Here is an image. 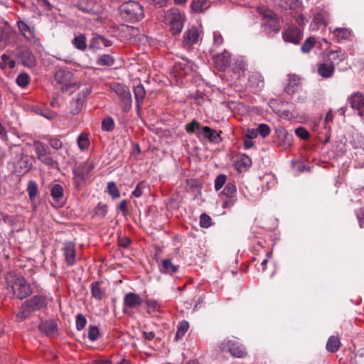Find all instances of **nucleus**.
<instances>
[{"instance_id":"1","label":"nucleus","mask_w":364,"mask_h":364,"mask_svg":"<svg viewBox=\"0 0 364 364\" xmlns=\"http://www.w3.org/2000/svg\"><path fill=\"white\" fill-rule=\"evenodd\" d=\"M186 132L189 134H195L200 140L205 139L213 143H219L221 141L220 133L208 126H203L196 119H193L185 126Z\"/></svg>"},{"instance_id":"2","label":"nucleus","mask_w":364,"mask_h":364,"mask_svg":"<svg viewBox=\"0 0 364 364\" xmlns=\"http://www.w3.org/2000/svg\"><path fill=\"white\" fill-rule=\"evenodd\" d=\"M48 305L47 297L37 294L23 301L19 307L16 317L21 321L29 318L32 313L46 309Z\"/></svg>"},{"instance_id":"3","label":"nucleus","mask_w":364,"mask_h":364,"mask_svg":"<svg viewBox=\"0 0 364 364\" xmlns=\"http://www.w3.org/2000/svg\"><path fill=\"white\" fill-rule=\"evenodd\" d=\"M122 18L129 23H135L144 17L143 7L136 1H129L123 3L119 7Z\"/></svg>"},{"instance_id":"4","label":"nucleus","mask_w":364,"mask_h":364,"mask_svg":"<svg viewBox=\"0 0 364 364\" xmlns=\"http://www.w3.org/2000/svg\"><path fill=\"white\" fill-rule=\"evenodd\" d=\"M14 295L18 299H23L32 294L30 284L23 277H14L9 282Z\"/></svg>"},{"instance_id":"5","label":"nucleus","mask_w":364,"mask_h":364,"mask_svg":"<svg viewBox=\"0 0 364 364\" xmlns=\"http://www.w3.org/2000/svg\"><path fill=\"white\" fill-rule=\"evenodd\" d=\"M112 90L116 93L119 99L120 107L122 110L128 113L132 105V95L127 86L121 83H114Z\"/></svg>"},{"instance_id":"6","label":"nucleus","mask_w":364,"mask_h":364,"mask_svg":"<svg viewBox=\"0 0 364 364\" xmlns=\"http://www.w3.org/2000/svg\"><path fill=\"white\" fill-rule=\"evenodd\" d=\"M143 304L141 297L134 292L125 294L123 301V312L127 315L132 314L133 309H137Z\"/></svg>"},{"instance_id":"7","label":"nucleus","mask_w":364,"mask_h":364,"mask_svg":"<svg viewBox=\"0 0 364 364\" xmlns=\"http://www.w3.org/2000/svg\"><path fill=\"white\" fill-rule=\"evenodd\" d=\"M16 26L21 34L26 41L34 43H39V38L37 37L34 26H30L23 20L17 21Z\"/></svg>"},{"instance_id":"8","label":"nucleus","mask_w":364,"mask_h":364,"mask_svg":"<svg viewBox=\"0 0 364 364\" xmlns=\"http://www.w3.org/2000/svg\"><path fill=\"white\" fill-rule=\"evenodd\" d=\"M222 351L228 350L232 356L236 358H243L247 355L245 348L235 341H228L219 346Z\"/></svg>"},{"instance_id":"9","label":"nucleus","mask_w":364,"mask_h":364,"mask_svg":"<svg viewBox=\"0 0 364 364\" xmlns=\"http://www.w3.org/2000/svg\"><path fill=\"white\" fill-rule=\"evenodd\" d=\"M184 25V17L178 11H173L169 16L170 31L173 35L179 34Z\"/></svg>"},{"instance_id":"10","label":"nucleus","mask_w":364,"mask_h":364,"mask_svg":"<svg viewBox=\"0 0 364 364\" xmlns=\"http://www.w3.org/2000/svg\"><path fill=\"white\" fill-rule=\"evenodd\" d=\"M262 26L267 33H277L280 29L279 21L273 11H267Z\"/></svg>"},{"instance_id":"11","label":"nucleus","mask_w":364,"mask_h":364,"mask_svg":"<svg viewBox=\"0 0 364 364\" xmlns=\"http://www.w3.org/2000/svg\"><path fill=\"white\" fill-rule=\"evenodd\" d=\"M221 194L226 196L228 200H225L223 204V208H228L232 207L235 202L237 200L236 194H237V188L234 183H228Z\"/></svg>"},{"instance_id":"12","label":"nucleus","mask_w":364,"mask_h":364,"mask_svg":"<svg viewBox=\"0 0 364 364\" xmlns=\"http://www.w3.org/2000/svg\"><path fill=\"white\" fill-rule=\"evenodd\" d=\"M301 30L296 27H289L282 33L284 41L294 44H298L301 39Z\"/></svg>"},{"instance_id":"13","label":"nucleus","mask_w":364,"mask_h":364,"mask_svg":"<svg viewBox=\"0 0 364 364\" xmlns=\"http://www.w3.org/2000/svg\"><path fill=\"white\" fill-rule=\"evenodd\" d=\"M230 54L224 50L214 56V63L219 71H224L230 65Z\"/></svg>"},{"instance_id":"14","label":"nucleus","mask_w":364,"mask_h":364,"mask_svg":"<svg viewBox=\"0 0 364 364\" xmlns=\"http://www.w3.org/2000/svg\"><path fill=\"white\" fill-rule=\"evenodd\" d=\"M347 101L353 109L360 111L364 107V95L361 92H353L348 97Z\"/></svg>"},{"instance_id":"15","label":"nucleus","mask_w":364,"mask_h":364,"mask_svg":"<svg viewBox=\"0 0 364 364\" xmlns=\"http://www.w3.org/2000/svg\"><path fill=\"white\" fill-rule=\"evenodd\" d=\"M277 139L279 140V145L284 150L289 149L293 141V135L289 134L284 128H280L277 130Z\"/></svg>"},{"instance_id":"16","label":"nucleus","mask_w":364,"mask_h":364,"mask_svg":"<svg viewBox=\"0 0 364 364\" xmlns=\"http://www.w3.org/2000/svg\"><path fill=\"white\" fill-rule=\"evenodd\" d=\"M39 329L48 336L54 337L58 335V328L55 320L41 321L39 324Z\"/></svg>"},{"instance_id":"17","label":"nucleus","mask_w":364,"mask_h":364,"mask_svg":"<svg viewBox=\"0 0 364 364\" xmlns=\"http://www.w3.org/2000/svg\"><path fill=\"white\" fill-rule=\"evenodd\" d=\"M248 83L250 87L254 89L255 92H258L264 85L263 76L259 73H253L248 77Z\"/></svg>"},{"instance_id":"18","label":"nucleus","mask_w":364,"mask_h":364,"mask_svg":"<svg viewBox=\"0 0 364 364\" xmlns=\"http://www.w3.org/2000/svg\"><path fill=\"white\" fill-rule=\"evenodd\" d=\"M64 255L67 264L70 266L75 263V245L73 242H67L63 247Z\"/></svg>"},{"instance_id":"19","label":"nucleus","mask_w":364,"mask_h":364,"mask_svg":"<svg viewBox=\"0 0 364 364\" xmlns=\"http://www.w3.org/2000/svg\"><path fill=\"white\" fill-rule=\"evenodd\" d=\"M288 77V83L284 88V91L289 95H292L298 90L301 78L295 74H289Z\"/></svg>"},{"instance_id":"20","label":"nucleus","mask_w":364,"mask_h":364,"mask_svg":"<svg viewBox=\"0 0 364 364\" xmlns=\"http://www.w3.org/2000/svg\"><path fill=\"white\" fill-rule=\"evenodd\" d=\"M200 34L196 27L188 28L183 34V43L188 46H192L198 41Z\"/></svg>"},{"instance_id":"21","label":"nucleus","mask_w":364,"mask_h":364,"mask_svg":"<svg viewBox=\"0 0 364 364\" xmlns=\"http://www.w3.org/2000/svg\"><path fill=\"white\" fill-rule=\"evenodd\" d=\"M18 57L23 65L28 68H33L36 65V60L34 55L30 50L27 49L22 50L20 52Z\"/></svg>"},{"instance_id":"22","label":"nucleus","mask_w":364,"mask_h":364,"mask_svg":"<svg viewBox=\"0 0 364 364\" xmlns=\"http://www.w3.org/2000/svg\"><path fill=\"white\" fill-rule=\"evenodd\" d=\"M179 267V265L173 264L171 259H164L161 262L160 271L163 274L173 276L178 272Z\"/></svg>"},{"instance_id":"23","label":"nucleus","mask_w":364,"mask_h":364,"mask_svg":"<svg viewBox=\"0 0 364 364\" xmlns=\"http://www.w3.org/2000/svg\"><path fill=\"white\" fill-rule=\"evenodd\" d=\"M317 72L323 78L331 77L335 72L334 65L330 64L328 62L320 63L318 65Z\"/></svg>"},{"instance_id":"24","label":"nucleus","mask_w":364,"mask_h":364,"mask_svg":"<svg viewBox=\"0 0 364 364\" xmlns=\"http://www.w3.org/2000/svg\"><path fill=\"white\" fill-rule=\"evenodd\" d=\"M346 58L345 53L341 50H331L327 55V62L330 64L338 65L340 63L344 61Z\"/></svg>"},{"instance_id":"25","label":"nucleus","mask_w":364,"mask_h":364,"mask_svg":"<svg viewBox=\"0 0 364 364\" xmlns=\"http://www.w3.org/2000/svg\"><path fill=\"white\" fill-rule=\"evenodd\" d=\"M252 166V159L246 154H243L235 163L236 170L239 173L247 171Z\"/></svg>"},{"instance_id":"26","label":"nucleus","mask_w":364,"mask_h":364,"mask_svg":"<svg viewBox=\"0 0 364 364\" xmlns=\"http://www.w3.org/2000/svg\"><path fill=\"white\" fill-rule=\"evenodd\" d=\"M134 94L138 111L141 109L146 96L144 87L141 84L134 87Z\"/></svg>"},{"instance_id":"27","label":"nucleus","mask_w":364,"mask_h":364,"mask_svg":"<svg viewBox=\"0 0 364 364\" xmlns=\"http://www.w3.org/2000/svg\"><path fill=\"white\" fill-rule=\"evenodd\" d=\"M94 163L92 161L87 160L82 163H80L75 168L76 169V171L80 172L82 176H84L87 180H88L90 173L94 169Z\"/></svg>"},{"instance_id":"28","label":"nucleus","mask_w":364,"mask_h":364,"mask_svg":"<svg viewBox=\"0 0 364 364\" xmlns=\"http://www.w3.org/2000/svg\"><path fill=\"white\" fill-rule=\"evenodd\" d=\"M31 111L49 120L53 119L56 116V113L55 112L46 107L33 106L31 107Z\"/></svg>"},{"instance_id":"29","label":"nucleus","mask_w":364,"mask_h":364,"mask_svg":"<svg viewBox=\"0 0 364 364\" xmlns=\"http://www.w3.org/2000/svg\"><path fill=\"white\" fill-rule=\"evenodd\" d=\"M351 31L346 28H336L333 32V38L338 41L347 40L350 38Z\"/></svg>"},{"instance_id":"30","label":"nucleus","mask_w":364,"mask_h":364,"mask_svg":"<svg viewBox=\"0 0 364 364\" xmlns=\"http://www.w3.org/2000/svg\"><path fill=\"white\" fill-rule=\"evenodd\" d=\"M108 212V207L102 202L99 203L92 211V218H104Z\"/></svg>"},{"instance_id":"31","label":"nucleus","mask_w":364,"mask_h":364,"mask_svg":"<svg viewBox=\"0 0 364 364\" xmlns=\"http://www.w3.org/2000/svg\"><path fill=\"white\" fill-rule=\"evenodd\" d=\"M341 347L340 338L335 336H331L328 338L326 348L330 353L337 352Z\"/></svg>"},{"instance_id":"32","label":"nucleus","mask_w":364,"mask_h":364,"mask_svg":"<svg viewBox=\"0 0 364 364\" xmlns=\"http://www.w3.org/2000/svg\"><path fill=\"white\" fill-rule=\"evenodd\" d=\"M72 43L77 49L81 51H85L87 47L86 36L82 33L75 36L72 41Z\"/></svg>"},{"instance_id":"33","label":"nucleus","mask_w":364,"mask_h":364,"mask_svg":"<svg viewBox=\"0 0 364 364\" xmlns=\"http://www.w3.org/2000/svg\"><path fill=\"white\" fill-rule=\"evenodd\" d=\"M64 190L61 185L55 184L50 190V195L55 202H60L63 198Z\"/></svg>"},{"instance_id":"34","label":"nucleus","mask_w":364,"mask_h":364,"mask_svg":"<svg viewBox=\"0 0 364 364\" xmlns=\"http://www.w3.org/2000/svg\"><path fill=\"white\" fill-rule=\"evenodd\" d=\"M210 7L207 0H193L191 4L192 9L196 12H203Z\"/></svg>"},{"instance_id":"35","label":"nucleus","mask_w":364,"mask_h":364,"mask_svg":"<svg viewBox=\"0 0 364 364\" xmlns=\"http://www.w3.org/2000/svg\"><path fill=\"white\" fill-rule=\"evenodd\" d=\"M73 183L75 188L79 189L81 186L86 184L87 180L80 172L76 171L75 168L73 169Z\"/></svg>"},{"instance_id":"36","label":"nucleus","mask_w":364,"mask_h":364,"mask_svg":"<svg viewBox=\"0 0 364 364\" xmlns=\"http://www.w3.org/2000/svg\"><path fill=\"white\" fill-rule=\"evenodd\" d=\"M72 73L67 69H59L55 74V79L60 83H65V79H71Z\"/></svg>"},{"instance_id":"37","label":"nucleus","mask_w":364,"mask_h":364,"mask_svg":"<svg viewBox=\"0 0 364 364\" xmlns=\"http://www.w3.org/2000/svg\"><path fill=\"white\" fill-rule=\"evenodd\" d=\"M189 328V323L187 321L183 320L179 322L178 325V329L175 336V339L178 341L181 339L185 333L187 332Z\"/></svg>"},{"instance_id":"38","label":"nucleus","mask_w":364,"mask_h":364,"mask_svg":"<svg viewBox=\"0 0 364 364\" xmlns=\"http://www.w3.org/2000/svg\"><path fill=\"white\" fill-rule=\"evenodd\" d=\"M83 106L81 97H76L70 102V112L75 115L80 113Z\"/></svg>"},{"instance_id":"39","label":"nucleus","mask_w":364,"mask_h":364,"mask_svg":"<svg viewBox=\"0 0 364 364\" xmlns=\"http://www.w3.org/2000/svg\"><path fill=\"white\" fill-rule=\"evenodd\" d=\"M91 294L97 300H101L102 297V291L100 288V282H94L91 284Z\"/></svg>"},{"instance_id":"40","label":"nucleus","mask_w":364,"mask_h":364,"mask_svg":"<svg viewBox=\"0 0 364 364\" xmlns=\"http://www.w3.org/2000/svg\"><path fill=\"white\" fill-rule=\"evenodd\" d=\"M26 191L31 200L35 199L38 193V185L34 181H29L28 183Z\"/></svg>"},{"instance_id":"41","label":"nucleus","mask_w":364,"mask_h":364,"mask_svg":"<svg viewBox=\"0 0 364 364\" xmlns=\"http://www.w3.org/2000/svg\"><path fill=\"white\" fill-rule=\"evenodd\" d=\"M115 127L114 122L112 117H106L102 122L101 128L105 132H112Z\"/></svg>"},{"instance_id":"42","label":"nucleus","mask_w":364,"mask_h":364,"mask_svg":"<svg viewBox=\"0 0 364 364\" xmlns=\"http://www.w3.org/2000/svg\"><path fill=\"white\" fill-rule=\"evenodd\" d=\"M97 63L100 65L112 66L114 63V59L110 55L105 54L99 57Z\"/></svg>"},{"instance_id":"43","label":"nucleus","mask_w":364,"mask_h":364,"mask_svg":"<svg viewBox=\"0 0 364 364\" xmlns=\"http://www.w3.org/2000/svg\"><path fill=\"white\" fill-rule=\"evenodd\" d=\"M101 35L95 34L90 39L88 48L90 50H95L101 48Z\"/></svg>"},{"instance_id":"44","label":"nucleus","mask_w":364,"mask_h":364,"mask_svg":"<svg viewBox=\"0 0 364 364\" xmlns=\"http://www.w3.org/2000/svg\"><path fill=\"white\" fill-rule=\"evenodd\" d=\"M34 146L37 157L39 160H41L43 157L47 155V150L43 143L41 141H36L34 144Z\"/></svg>"},{"instance_id":"45","label":"nucleus","mask_w":364,"mask_h":364,"mask_svg":"<svg viewBox=\"0 0 364 364\" xmlns=\"http://www.w3.org/2000/svg\"><path fill=\"white\" fill-rule=\"evenodd\" d=\"M107 192L113 198H118L120 196V193L114 181H109L107 183Z\"/></svg>"},{"instance_id":"46","label":"nucleus","mask_w":364,"mask_h":364,"mask_svg":"<svg viewBox=\"0 0 364 364\" xmlns=\"http://www.w3.org/2000/svg\"><path fill=\"white\" fill-rule=\"evenodd\" d=\"M30 77L27 73H21L17 76L16 82L21 87H26L29 82Z\"/></svg>"},{"instance_id":"47","label":"nucleus","mask_w":364,"mask_h":364,"mask_svg":"<svg viewBox=\"0 0 364 364\" xmlns=\"http://www.w3.org/2000/svg\"><path fill=\"white\" fill-rule=\"evenodd\" d=\"M316 40L314 37L308 38L301 45V50L304 53L309 52L314 46Z\"/></svg>"},{"instance_id":"48","label":"nucleus","mask_w":364,"mask_h":364,"mask_svg":"<svg viewBox=\"0 0 364 364\" xmlns=\"http://www.w3.org/2000/svg\"><path fill=\"white\" fill-rule=\"evenodd\" d=\"M77 144L81 150H85L88 148L90 142L87 135L81 134L77 137Z\"/></svg>"},{"instance_id":"49","label":"nucleus","mask_w":364,"mask_h":364,"mask_svg":"<svg viewBox=\"0 0 364 364\" xmlns=\"http://www.w3.org/2000/svg\"><path fill=\"white\" fill-rule=\"evenodd\" d=\"M100 335L99 329L96 326H90L87 337L90 341H95L98 339Z\"/></svg>"},{"instance_id":"50","label":"nucleus","mask_w":364,"mask_h":364,"mask_svg":"<svg viewBox=\"0 0 364 364\" xmlns=\"http://www.w3.org/2000/svg\"><path fill=\"white\" fill-rule=\"evenodd\" d=\"M227 176L225 174H219L215 179L214 187L216 191H219L225 183Z\"/></svg>"},{"instance_id":"51","label":"nucleus","mask_w":364,"mask_h":364,"mask_svg":"<svg viewBox=\"0 0 364 364\" xmlns=\"http://www.w3.org/2000/svg\"><path fill=\"white\" fill-rule=\"evenodd\" d=\"M212 225L211 218L206 213H202L200 216V226L203 228H208Z\"/></svg>"},{"instance_id":"52","label":"nucleus","mask_w":364,"mask_h":364,"mask_svg":"<svg viewBox=\"0 0 364 364\" xmlns=\"http://www.w3.org/2000/svg\"><path fill=\"white\" fill-rule=\"evenodd\" d=\"M87 323V319L84 315L79 314L76 316L75 325L77 331L82 330Z\"/></svg>"},{"instance_id":"53","label":"nucleus","mask_w":364,"mask_h":364,"mask_svg":"<svg viewBox=\"0 0 364 364\" xmlns=\"http://www.w3.org/2000/svg\"><path fill=\"white\" fill-rule=\"evenodd\" d=\"M257 129L258 134L263 138L267 137L270 134L271 132L269 126L266 124H259Z\"/></svg>"},{"instance_id":"54","label":"nucleus","mask_w":364,"mask_h":364,"mask_svg":"<svg viewBox=\"0 0 364 364\" xmlns=\"http://www.w3.org/2000/svg\"><path fill=\"white\" fill-rule=\"evenodd\" d=\"M40 161L43 164L50 168H55L58 166V161L54 160L51 156L48 155L43 157Z\"/></svg>"},{"instance_id":"55","label":"nucleus","mask_w":364,"mask_h":364,"mask_svg":"<svg viewBox=\"0 0 364 364\" xmlns=\"http://www.w3.org/2000/svg\"><path fill=\"white\" fill-rule=\"evenodd\" d=\"M313 21L315 22L316 23H319L324 26H326L328 24L325 14L323 12H317L316 14H315Z\"/></svg>"},{"instance_id":"56","label":"nucleus","mask_w":364,"mask_h":364,"mask_svg":"<svg viewBox=\"0 0 364 364\" xmlns=\"http://www.w3.org/2000/svg\"><path fill=\"white\" fill-rule=\"evenodd\" d=\"M296 135L301 139H307L309 137V132L303 127H299L295 129Z\"/></svg>"},{"instance_id":"57","label":"nucleus","mask_w":364,"mask_h":364,"mask_svg":"<svg viewBox=\"0 0 364 364\" xmlns=\"http://www.w3.org/2000/svg\"><path fill=\"white\" fill-rule=\"evenodd\" d=\"M262 180L267 183V189H269L275 184V178L273 175L270 173H265Z\"/></svg>"},{"instance_id":"58","label":"nucleus","mask_w":364,"mask_h":364,"mask_svg":"<svg viewBox=\"0 0 364 364\" xmlns=\"http://www.w3.org/2000/svg\"><path fill=\"white\" fill-rule=\"evenodd\" d=\"M146 186L145 182L141 181L139 182L135 189L133 191L132 195L136 198H139L142 195V189Z\"/></svg>"},{"instance_id":"59","label":"nucleus","mask_w":364,"mask_h":364,"mask_svg":"<svg viewBox=\"0 0 364 364\" xmlns=\"http://www.w3.org/2000/svg\"><path fill=\"white\" fill-rule=\"evenodd\" d=\"M357 219L359 223V226L364 228V206L359 208L355 213Z\"/></svg>"},{"instance_id":"60","label":"nucleus","mask_w":364,"mask_h":364,"mask_svg":"<svg viewBox=\"0 0 364 364\" xmlns=\"http://www.w3.org/2000/svg\"><path fill=\"white\" fill-rule=\"evenodd\" d=\"M49 145L54 149H60L63 146L62 141L56 137L50 138L48 141Z\"/></svg>"},{"instance_id":"61","label":"nucleus","mask_w":364,"mask_h":364,"mask_svg":"<svg viewBox=\"0 0 364 364\" xmlns=\"http://www.w3.org/2000/svg\"><path fill=\"white\" fill-rule=\"evenodd\" d=\"M146 304L149 313L155 311L157 309V308L159 307L158 302L156 301L152 300V299L147 300L146 301Z\"/></svg>"},{"instance_id":"62","label":"nucleus","mask_w":364,"mask_h":364,"mask_svg":"<svg viewBox=\"0 0 364 364\" xmlns=\"http://www.w3.org/2000/svg\"><path fill=\"white\" fill-rule=\"evenodd\" d=\"M118 243L120 247L127 248L131 244V240L128 237H122L119 238Z\"/></svg>"},{"instance_id":"63","label":"nucleus","mask_w":364,"mask_h":364,"mask_svg":"<svg viewBox=\"0 0 364 364\" xmlns=\"http://www.w3.org/2000/svg\"><path fill=\"white\" fill-rule=\"evenodd\" d=\"M37 4L45 10H51L52 6L47 0H36Z\"/></svg>"},{"instance_id":"64","label":"nucleus","mask_w":364,"mask_h":364,"mask_svg":"<svg viewBox=\"0 0 364 364\" xmlns=\"http://www.w3.org/2000/svg\"><path fill=\"white\" fill-rule=\"evenodd\" d=\"M1 60L0 62V68L2 70H4L7 68V63L9 62V56L7 55L6 54H3L1 56Z\"/></svg>"}]
</instances>
